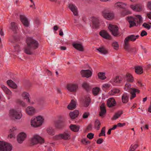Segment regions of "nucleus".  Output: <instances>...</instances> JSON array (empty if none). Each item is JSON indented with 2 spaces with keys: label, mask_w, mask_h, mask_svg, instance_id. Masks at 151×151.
<instances>
[{
  "label": "nucleus",
  "mask_w": 151,
  "mask_h": 151,
  "mask_svg": "<svg viewBox=\"0 0 151 151\" xmlns=\"http://www.w3.org/2000/svg\"><path fill=\"white\" fill-rule=\"evenodd\" d=\"M127 19L129 23V27H138L139 26L142 21V18L141 15L137 14L133 16H130L127 17Z\"/></svg>",
  "instance_id": "obj_1"
},
{
  "label": "nucleus",
  "mask_w": 151,
  "mask_h": 151,
  "mask_svg": "<svg viewBox=\"0 0 151 151\" xmlns=\"http://www.w3.org/2000/svg\"><path fill=\"white\" fill-rule=\"evenodd\" d=\"M90 26L93 28L104 27L105 26L104 20L98 17H91L89 18Z\"/></svg>",
  "instance_id": "obj_2"
},
{
  "label": "nucleus",
  "mask_w": 151,
  "mask_h": 151,
  "mask_svg": "<svg viewBox=\"0 0 151 151\" xmlns=\"http://www.w3.org/2000/svg\"><path fill=\"white\" fill-rule=\"evenodd\" d=\"M27 46L30 47L33 50L37 49L39 46V43L37 41L32 37H28L26 40Z\"/></svg>",
  "instance_id": "obj_3"
},
{
  "label": "nucleus",
  "mask_w": 151,
  "mask_h": 151,
  "mask_svg": "<svg viewBox=\"0 0 151 151\" xmlns=\"http://www.w3.org/2000/svg\"><path fill=\"white\" fill-rule=\"evenodd\" d=\"M43 122V119L40 116L35 118H32L31 121L32 126L34 127H37L40 126Z\"/></svg>",
  "instance_id": "obj_4"
},
{
  "label": "nucleus",
  "mask_w": 151,
  "mask_h": 151,
  "mask_svg": "<svg viewBox=\"0 0 151 151\" xmlns=\"http://www.w3.org/2000/svg\"><path fill=\"white\" fill-rule=\"evenodd\" d=\"M44 142V139L37 135H35L30 139V143L31 145L33 146L38 143L40 144Z\"/></svg>",
  "instance_id": "obj_5"
},
{
  "label": "nucleus",
  "mask_w": 151,
  "mask_h": 151,
  "mask_svg": "<svg viewBox=\"0 0 151 151\" xmlns=\"http://www.w3.org/2000/svg\"><path fill=\"white\" fill-rule=\"evenodd\" d=\"M102 15L104 18L108 20L113 19L114 17V13L108 9H105L103 11Z\"/></svg>",
  "instance_id": "obj_6"
},
{
  "label": "nucleus",
  "mask_w": 151,
  "mask_h": 151,
  "mask_svg": "<svg viewBox=\"0 0 151 151\" xmlns=\"http://www.w3.org/2000/svg\"><path fill=\"white\" fill-rule=\"evenodd\" d=\"M70 138V135L69 132H66L62 134L56 135L54 137V139L55 140L63 139L65 140H69Z\"/></svg>",
  "instance_id": "obj_7"
},
{
  "label": "nucleus",
  "mask_w": 151,
  "mask_h": 151,
  "mask_svg": "<svg viewBox=\"0 0 151 151\" xmlns=\"http://www.w3.org/2000/svg\"><path fill=\"white\" fill-rule=\"evenodd\" d=\"M12 146L9 143L4 141H0V151H11Z\"/></svg>",
  "instance_id": "obj_8"
},
{
  "label": "nucleus",
  "mask_w": 151,
  "mask_h": 151,
  "mask_svg": "<svg viewBox=\"0 0 151 151\" xmlns=\"http://www.w3.org/2000/svg\"><path fill=\"white\" fill-rule=\"evenodd\" d=\"M9 115L13 119H19L22 117V115L20 112L16 110L12 109L10 110L9 111Z\"/></svg>",
  "instance_id": "obj_9"
},
{
  "label": "nucleus",
  "mask_w": 151,
  "mask_h": 151,
  "mask_svg": "<svg viewBox=\"0 0 151 151\" xmlns=\"http://www.w3.org/2000/svg\"><path fill=\"white\" fill-rule=\"evenodd\" d=\"M78 86L77 84L70 83L68 84L66 88L69 91L72 92H75L78 88Z\"/></svg>",
  "instance_id": "obj_10"
},
{
  "label": "nucleus",
  "mask_w": 151,
  "mask_h": 151,
  "mask_svg": "<svg viewBox=\"0 0 151 151\" xmlns=\"http://www.w3.org/2000/svg\"><path fill=\"white\" fill-rule=\"evenodd\" d=\"M80 73L82 77L87 78L90 77L92 75V73L89 70H82L80 72Z\"/></svg>",
  "instance_id": "obj_11"
},
{
  "label": "nucleus",
  "mask_w": 151,
  "mask_h": 151,
  "mask_svg": "<svg viewBox=\"0 0 151 151\" xmlns=\"http://www.w3.org/2000/svg\"><path fill=\"white\" fill-rule=\"evenodd\" d=\"M100 35L104 38L107 40H111L112 37L107 32L104 30H102L99 33Z\"/></svg>",
  "instance_id": "obj_12"
},
{
  "label": "nucleus",
  "mask_w": 151,
  "mask_h": 151,
  "mask_svg": "<svg viewBox=\"0 0 151 151\" xmlns=\"http://www.w3.org/2000/svg\"><path fill=\"white\" fill-rule=\"evenodd\" d=\"M27 135L24 132L20 133L18 135L17 139L18 142L22 143L26 138Z\"/></svg>",
  "instance_id": "obj_13"
},
{
  "label": "nucleus",
  "mask_w": 151,
  "mask_h": 151,
  "mask_svg": "<svg viewBox=\"0 0 151 151\" xmlns=\"http://www.w3.org/2000/svg\"><path fill=\"white\" fill-rule=\"evenodd\" d=\"M139 36L138 35H130L127 37L124 40L127 41L129 42V41L134 42L137 39L139 38Z\"/></svg>",
  "instance_id": "obj_14"
},
{
  "label": "nucleus",
  "mask_w": 151,
  "mask_h": 151,
  "mask_svg": "<svg viewBox=\"0 0 151 151\" xmlns=\"http://www.w3.org/2000/svg\"><path fill=\"white\" fill-rule=\"evenodd\" d=\"M116 104V101L114 98H109L107 102V106L109 108H111L115 106Z\"/></svg>",
  "instance_id": "obj_15"
},
{
  "label": "nucleus",
  "mask_w": 151,
  "mask_h": 151,
  "mask_svg": "<svg viewBox=\"0 0 151 151\" xmlns=\"http://www.w3.org/2000/svg\"><path fill=\"white\" fill-rule=\"evenodd\" d=\"M130 8L134 11L136 12H140L142 11V9L139 4H132L130 5Z\"/></svg>",
  "instance_id": "obj_16"
},
{
  "label": "nucleus",
  "mask_w": 151,
  "mask_h": 151,
  "mask_svg": "<svg viewBox=\"0 0 151 151\" xmlns=\"http://www.w3.org/2000/svg\"><path fill=\"white\" fill-rule=\"evenodd\" d=\"M20 17L21 21L23 23L24 25L26 27H29V22L26 16L23 15H20Z\"/></svg>",
  "instance_id": "obj_17"
},
{
  "label": "nucleus",
  "mask_w": 151,
  "mask_h": 151,
  "mask_svg": "<svg viewBox=\"0 0 151 151\" xmlns=\"http://www.w3.org/2000/svg\"><path fill=\"white\" fill-rule=\"evenodd\" d=\"M69 8L73 12L75 16H77L78 15V11L76 6L73 4H70L69 5Z\"/></svg>",
  "instance_id": "obj_18"
},
{
  "label": "nucleus",
  "mask_w": 151,
  "mask_h": 151,
  "mask_svg": "<svg viewBox=\"0 0 151 151\" xmlns=\"http://www.w3.org/2000/svg\"><path fill=\"white\" fill-rule=\"evenodd\" d=\"M91 101V99L88 96H86L84 97V98L83 100V105L85 107H88Z\"/></svg>",
  "instance_id": "obj_19"
},
{
  "label": "nucleus",
  "mask_w": 151,
  "mask_h": 151,
  "mask_svg": "<svg viewBox=\"0 0 151 151\" xmlns=\"http://www.w3.org/2000/svg\"><path fill=\"white\" fill-rule=\"evenodd\" d=\"M131 89L132 90L130 92V93L131 94V96L130 98V99L131 100H132L136 97V93H139L140 91L139 90L135 88H131Z\"/></svg>",
  "instance_id": "obj_20"
},
{
  "label": "nucleus",
  "mask_w": 151,
  "mask_h": 151,
  "mask_svg": "<svg viewBox=\"0 0 151 151\" xmlns=\"http://www.w3.org/2000/svg\"><path fill=\"white\" fill-rule=\"evenodd\" d=\"M82 87L87 92L89 91L91 89V87L88 83L83 82L81 85Z\"/></svg>",
  "instance_id": "obj_21"
},
{
  "label": "nucleus",
  "mask_w": 151,
  "mask_h": 151,
  "mask_svg": "<svg viewBox=\"0 0 151 151\" xmlns=\"http://www.w3.org/2000/svg\"><path fill=\"white\" fill-rule=\"evenodd\" d=\"M101 111L99 112V115L100 116H102L105 115L106 113V110L105 107L104 103H102L100 106Z\"/></svg>",
  "instance_id": "obj_22"
},
{
  "label": "nucleus",
  "mask_w": 151,
  "mask_h": 151,
  "mask_svg": "<svg viewBox=\"0 0 151 151\" xmlns=\"http://www.w3.org/2000/svg\"><path fill=\"white\" fill-rule=\"evenodd\" d=\"M26 113L29 115H32L35 113V109L32 106H29L27 107L26 109Z\"/></svg>",
  "instance_id": "obj_23"
},
{
  "label": "nucleus",
  "mask_w": 151,
  "mask_h": 151,
  "mask_svg": "<svg viewBox=\"0 0 151 151\" xmlns=\"http://www.w3.org/2000/svg\"><path fill=\"white\" fill-rule=\"evenodd\" d=\"M32 49L27 46L24 49V52L27 54L28 55H32L34 54V53L32 51Z\"/></svg>",
  "instance_id": "obj_24"
},
{
  "label": "nucleus",
  "mask_w": 151,
  "mask_h": 151,
  "mask_svg": "<svg viewBox=\"0 0 151 151\" xmlns=\"http://www.w3.org/2000/svg\"><path fill=\"white\" fill-rule=\"evenodd\" d=\"M73 47L76 50L81 51H83V47L81 44L73 43L72 44Z\"/></svg>",
  "instance_id": "obj_25"
},
{
  "label": "nucleus",
  "mask_w": 151,
  "mask_h": 151,
  "mask_svg": "<svg viewBox=\"0 0 151 151\" xmlns=\"http://www.w3.org/2000/svg\"><path fill=\"white\" fill-rule=\"evenodd\" d=\"M79 114V112L78 110H75L72 112L69 113V116L72 119H74L77 117Z\"/></svg>",
  "instance_id": "obj_26"
},
{
  "label": "nucleus",
  "mask_w": 151,
  "mask_h": 151,
  "mask_svg": "<svg viewBox=\"0 0 151 151\" xmlns=\"http://www.w3.org/2000/svg\"><path fill=\"white\" fill-rule=\"evenodd\" d=\"M126 5L127 4L125 3L118 2L115 3L114 5V6L117 8L124 9L125 8Z\"/></svg>",
  "instance_id": "obj_27"
},
{
  "label": "nucleus",
  "mask_w": 151,
  "mask_h": 151,
  "mask_svg": "<svg viewBox=\"0 0 151 151\" xmlns=\"http://www.w3.org/2000/svg\"><path fill=\"white\" fill-rule=\"evenodd\" d=\"M109 29L110 32L114 36L116 37L120 35L118 29Z\"/></svg>",
  "instance_id": "obj_28"
},
{
  "label": "nucleus",
  "mask_w": 151,
  "mask_h": 151,
  "mask_svg": "<svg viewBox=\"0 0 151 151\" xmlns=\"http://www.w3.org/2000/svg\"><path fill=\"white\" fill-rule=\"evenodd\" d=\"M76 102L74 100L72 99L70 103L68 105V108L69 109L72 110L76 108Z\"/></svg>",
  "instance_id": "obj_29"
},
{
  "label": "nucleus",
  "mask_w": 151,
  "mask_h": 151,
  "mask_svg": "<svg viewBox=\"0 0 151 151\" xmlns=\"http://www.w3.org/2000/svg\"><path fill=\"white\" fill-rule=\"evenodd\" d=\"M135 72L137 74L140 75L143 72V69L140 66H137L134 67Z\"/></svg>",
  "instance_id": "obj_30"
},
{
  "label": "nucleus",
  "mask_w": 151,
  "mask_h": 151,
  "mask_svg": "<svg viewBox=\"0 0 151 151\" xmlns=\"http://www.w3.org/2000/svg\"><path fill=\"white\" fill-rule=\"evenodd\" d=\"M22 97L24 99L27 100V102L30 103V100L29 99L30 95L29 94L26 92H24L22 94Z\"/></svg>",
  "instance_id": "obj_31"
},
{
  "label": "nucleus",
  "mask_w": 151,
  "mask_h": 151,
  "mask_svg": "<svg viewBox=\"0 0 151 151\" xmlns=\"http://www.w3.org/2000/svg\"><path fill=\"white\" fill-rule=\"evenodd\" d=\"M129 96L127 93H124L122 95V100L123 103H126L128 101V98Z\"/></svg>",
  "instance_id": "obj_32"
},
{
  "label": "nucleus",
  "mask_w": 151,
  "mask_h": 151,
  "mask_svg": "<svg viewBox=\"0 0 151 151\" xmlns=\"http://www.w3.org/2000/svg\"><path fill=\"white\" fill-rule=\"evenodd\" d=\"M7 83L10 87L14 88H17V85L11 80L7 81Z\"/></svg>",
  "instance_id": "obj_33"
},
{
  "label": "nucleus",
  "mask_w": 151,
  "mask_h": 151,
  "mask_svg": "<svg viewBox=\"0 0 151 151\" xmlns=\"http://www.w3.org/2000/svg\"><path fill=\"white\" fill-rule=\"evenodd\" d=\"M70 128L72 131L74 132H77L79 130L80 127L76 125L71 124L70 126Z\"/></svg>",
  "instance_id": "obj_34"
},
{
  "label": "nucleus",
  "mask_w": 151,
  "mask_h": 151,
  "mask_svg": "<svg viewBox=\"0 0 151 151\" xmlns=\"http://www.w3.org/2000/svg\"><path fill=\"white\" fill-rule=\"evenodd\" d=\"M97 50L103 54H106L108 53L107 50L104 47H100L97 49Z\"/></svg>",
  "instance_id": "obj_35"
},
{
  "label": "nucleus",
  "mask_w": 151,
  "mask_h": 151,
  "mask_svg": "<svg viewBox=\"0 0 151 151\" xmlns=\"http://www.w3.org/2000/svg\"><path fill=\"white\" fill-rule=\"evenodd\" d=\"M129 42L125 40H124V49L127 51L129 52L130 47L129 46Z\"/></svg>",
  "instance_id": "obj_36"
},
{
  "label": "nucleus",
  "mask_w": 151,
  "mask_h": 151,
  "mask_svg": "<svg viewBox=\"0 0 151 151\" xmlns=\"http://www.w3.org/2000/svg\"><path fill=\"white\" fill-rule=\"evenodd\" d=\"M100 90V88L98 87H96L93 88L92 90L94 96L97 95Z\"/></svg>",
  "instance_id": "obj_37"
},
{
  "label": "nucleus",
  "mask_w": 151,
  "mask_h": 151,
  "mask_svg": "<svg viewBox=\"0 0 151 151\" xmlns=\"http://www.w3.org/2000/svg\"><path fill=\"white\" fill-rule=\"evenodd\" d=\"M98 78L101 80H104L106 78L105 76V73L104 72H99L98 74Z\"/></svg>",
  "instance_id": "obj_38"
},
{
  "label": "nucleus",
  "mask_w": 151,
  "mask_h": 151,
  "mask_svg": "<svg viewBox=\"0 0 151 151\" xmlns=\"http://www.w3.org/2000/svg\"><path fill=\"white\" fill-rule=\"evenodd\" d=\"M1 88L6 94L10 95L11 93V92L4 86L3 85H1Z\"/></svg>",
  "instance_id": "obj_39"
},
{
  "label": "nucleus",
  "mask_w": 151,
  "mask_h": 151,
  "mask_svg": "<svg viewBox=\"0 0 151 151\" xmlns=\"http://www.w3.org/2000/svg\"><path fill=\"white\" fill-rule=\"evenodd\" d=\"M62 122L60 120L56 121L55 123V127L58 129L62 127Z\"/></svg>",
  "instance_id": "obj_40"
},
{
  "label": "nucleus",
  "mask_w": 151,
  "mask_h": 151,
  "mask_svg": "<svg viewBox=\"0 0 151 151\" xmlns=\"http://www.w3.org/2000/svg\"><path fill=\"white\" fill-rule=\"evenodd\" d=\"M122 112L119 111L116 113L114 115L113 117L112 118V120H116L122 114Z\"/></svg>",
  "instance_id": "obj_41"
},
{
  "label": "nucleus",
  "mask_w": 151,
  "mask_h": 151,
  "mask_svg": "<svg viewBox=\"0 0 151 151\" xmlns=\"http://www.w3.org/2000/svg\"><path fill=\"white\" fill-rule=\"evenodd\" d=\"M126 77L128 78L127 81H128L131 82H132L133 81V78L131 74L129 73H127L126 75Z\"/></svg>",
  "instance_id": "obj_42"
},
{
  "label": "nucleus",
  "mask_w": 151,
  "mask_h": 151,
  "mask_svg": "<svg viewBox=\"0 0 151 151\" xmlns=\"http://www.w3.org/2000/svg\"><path fill=\"white\" fill-rule=\"evenodd\" d=\"M120 91L119 89L115 88L112 90L111 91L109 92V93L111 95H113L116 93H119Z\"/></svg>",
  "instance_id": "obj_43"
},
{
  "label": "nucleus",
  "mask_w": 151,
  "mask_h": 151,
  "mask_svg": "<svg viewBox=\"0 0 151 151\" xmlns=\"http://www.w3.org/2000/svg\"><path fill=\"white\" fill-rule=\"evenodd\" d=\"M101 125V123L99 121L96 119L94 123V126L97 130H99Z\"/></svg>",
  "instance_id": "obj_44"
},
{
  "label": "nucleus",
  "mask_w": 151,
  "mask_h": 151,
  "mask_svg": "<svg viewBox=\"0 0 151 151\" xmlns=\"http://www.w3.org/2000/svg\"><path fill=\"white\" fill-rule=\"evenodd\" d=\"M47 132L50 134L54 135L55 134L54 130L52 127H49L47 129Z\"/></svg>",
  "instance_id": "obj_45"
},
{
  "label": "nucleus",
  "mask_w": 151,
  "mask_h": 151,
  "mask_svg": "<svg viewBox=\"0 0 151 151\" xmlns=\"http://www.w3.org/2000/svg\"><path fill=\"white\" fill-rule=\"evenodd\" d=\"M105 131L106 127H104L102 129L100 133L99 134V137L102 136H105Z\"/></svg>",
  "instance_id": "obj_46"
},
{
  "label": "nucleus",
  "mask_w": 151,
  "mask_h": 151,
  "mask_svg": "<svg viewBox=\"0 0 151 151\" xmlns=\"http://www.w3.org/2000/svg\"><path fill=\"white\" fill-rule=\"evenodd\" d=\"M138 146V145L137 144H135L133 146L132 145L128 151H134Z\"/></svg>",
  "instance_id": "obj_47"
},
{
  "label": "nucleus",
  "mask_w": 151,
  "mask_h": 151,
  "mask_svg": "<svg viewBox=\"0 0 151 151\" xmlns=\"http://www.w3.org/2000/svg\"><path fill=\"white\" fill-rule=\"evenodd\" d=\"M112 46L114 49L117 50L119 48V45L117 42H113L112 44Z\"/></svg>",
  "instance_id": "obj_48"
},
{
  "label": "nucleus",
  "mask_w": 151,
  "mask_h": 151,
  "mask_svg": "<svg viewBox=\"0 0 151 151\" xmlns=\"http://www.w3.org/2000/svg\"><path fill=\"white\" fill-rule=\"evenodd\" d=\"M118 27L114 24H108V28H118Z\"/></svg>",
  "instance_id": "obj_49"
},
{
  "label": "nucleus",
  "mask_w": 151,
  "mask_h": 151,
  "mask_svg": "<svg viewBox=\"0 0 151 151\" xmlns=\"http://www.w3.org/2000/svg\"><path fill=\"white\" fill-rule=\"evenodd\" d=\"M90 113L88 112H85L84 113L83 116L82 117L83 119H87L90 116Z\"/></svg>",
  "instance_id": "obj_50"
},
{
  "label": "nucleus",
  "mask_w": 151,
  "mask_h": 151,
  "mask_svg": "<svg viewBox=\"0 0 151 151\" xmlns=\"http://www.w3.org/2000/svg\"><path fill=\"white\" fill-rule=\"evenodd\" d=\"M142 27L146 28H151V25L149 23H144L142 25Z\"/></svg>",
  "instance_id": "obj_51"
},
{
  "label": "nucleus",
  "mask_w": 151,
  "mask_h": 151,
  "mask_svg": "<svg viewBox=\"0 0 151 151\" xmlns=\"http://www.w3.org/2000/svg\"><path fill=\"white\" fill-rule=\"evenodd\" d=\"M121 80L119 76H116L114 79V82L115 83H120L121 82Z\"/></svg>",
  "instance_id": "obj_52"
},
{
  "label": "nucleus",
  "mask_w": 151,
  "mask_h": 151,
  "mask_svg": "<svg viewBox=\"0 0 151 151\" xmlns=\"http://www.w3.org/2000/svg\"><path fill=\"white\" fill-rule=\"evenodd\" d=\"M82 143L85 145H87L88 144H90V141H87L85 139H83L81 140Z\"/></svg>",
  "instance_id": "obj_53"
},
{
  "label": "nucleus",
  "mask_w": 151,
  "mask_h": 151,
  "mask_svg": "<svg viewBox=\"0 0 151 151\" xmlns=\"http://www.w3.org/2000/svg\"><path fill=\"white\" fill-rule=\"evenodd\" d=\"M94 135V134L93 133H88L87 134V137L88 138H89V139H92L93 138Z\"/></svg>",
  "instance_id": "obj_54"
},
{
  "label": "nucleus",
  "mask_w": 151,
  "mask_h": 151,
  "mask_svg": "<svg viewBox=\"0 0 151 151\" xmlns=\"http://www.w3.org/2000/svg\"><path fill=\"white\" fill-rule=\"evenodd\" d=\"M11 27L10 28H16L18 27L14 22H12L11 24Z\"/></svg>",
  "instance_id": "obj_55"
},
{
  "label": "nucleus",
  "mask_w": 151,
  "mask_h": 151,
  "mask_svg": "<svg viewBox=\"0 0 151 151\" xmlns=\"http://www.w3.org/2000/svg\"><path fill=\"white\" fill-rule=\"evenodd\" d=\"M40 24V22L39 20L37 19L34 22V25L35 27H38V26Z\"/></svg>",
  "instance_id": "obj_56"
},
{
  "label": "nucleus",
  "mask_w": 151,
  "mask_h": 151,
  "mask_svg": "<svg viewBox=\"0 0 151 151\" xmlns=\"http://www.w3.org/2000/svg\"><path fill=\"white\" fill-rule=\"evenodd\" d=\"M147 34V32L143 30L141 32L140 34V35L142 37H143L145 36H146Z\"/></svg>",
  "instance_id": "obj_57"
},
{
  "label": "nucleus",
  "mask_w": 151,
  "mask_h": 151,
  "mask_svg": "<svg viewBox=\"0 0 151 151\" xmlns=\"http://www.w3.org/2000/svg\"><path fill=\"white\" fill-rule=\"evenodd\" d=\"M103 139L102 138H99L96 141V143L98 144H101L103 141Z\"/></svg>",
  "instance_id": "obj_58"
},
{
  "label": "nucleus",
  "mask_w": 151,
  "mask_h": 151,
  "mask_svg": "<svg viewBox=\"0 0 151 151\" xmlns=\"http://www.w3.org/2000/svg\"><path fill=\"white\" fill-rule=\"evenodd\" d=\"M147 8L151 10V1H148L147 2Z\"/></svg>",
  "instance_id": "obj_59"
},
{
  "label": "nucleus",
  "mask_w": 151,
  "mask_h": 151,
  "mask_svg": "<svg viewBox=\"0 0 151 151\" xmlns=\"http://www.w3.org/2000/svg\"><path fill=\"white\" fill-rule=\"evenodd\" d=\"M137 51L136 48L135 47L130 48L129 52H133L135 53H136Z\"/></svg>",
  "instance_id": "obj_60"
},
{
  "label": "nucleus",
  "mask_w": 151,
  "mask_h": 151,
  "mask_svg": "<svg viewBox=\"0 0 151 151\" xmlns=\"http://www.w3.org/2000/svg\"><path fill=\"white\" fill-rule=\"evenodd\" d=\"M14 48L16 51H19L20 50V46L19 45H17L14 46Z\"/></svg>",
  "instance_id": "obj_61"
},
{
  "label": "nucleus",
  "mask_w": 151,
  "mask_h": 151,
  "mask_svg": "<svg viewBox=\"0 0 151 151\" xmlns=\"http://www.w3.org/2000/svg\"><path fill=\"white\" fill-rule=\"evenodd\" d=\"M126 125L125 123H118L117 124V127H122Z\"/></svg>",
  "instance_id": "obj_62"
},
{
  "label": "nucleus",
  "mask_w": 151,
  "mask_h": 151,
  "mask_svg": "<svg viewBox=\"0 0 151 151\" xmlns=\"http://www.w3.org/2000/svg\"><path fill=\"white\" fill-rule=\"evenodd\" d=\"M110 86L108 83L104 84L102 86V88H107L110 87Z\"/></svg>",
  "instance_id": "obj_63"
},
{
  "label": "nucleus",
  "mask_w": 151,
  "mask_h": 151,
  "mask_svg": "<svg viewBox=\"0 0 151 151\" xmlns=\"http://www.w3.org/2000/svg\"><path fill=\"white\" fill-rule=\"evenodd\" d=\"M19 103L22 106H25V103L22 101H19Z\"/></svg>",
  "instance_id": "obj_64"
}]
</instances>
